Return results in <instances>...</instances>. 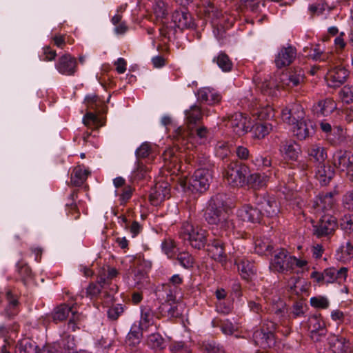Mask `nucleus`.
<instances>
[{"mask_svg": "<svg viewBox=\"0 0 353 353\" xmlns=\"http://www.w3.org/2000/svg\"><path fill=\"white\" fill-rule=\"evenodd\" d=\"M304 116L303 109L299 104H292L281 111L283 121L294 125V135L299 140H305L314 133L313 123Z\"/></svg>", "mask_w": 353, "mask_h": 353, "instance_id": "f257e3e1", "label": "nucleus"}, {"mask_svg": "<svg viewBox=\"0 0 353 353\" xmlns=\"http://www.w3.org/2000/svg\"><path fill=\"white\" fill-rule=\"evenodd\" d=\"M348 269L343 267L336 270L334 267L325 268L322 272L313 271L311 279H314L319 285L338 283L339 284L345 281L347 276Z\"/></svg>", "mask_w": 353, "mask_h": 353, "instance_id": "423d86ee", "label": "nucleus"}, {"mask_svg": "<svg viewBox=\"0 0 353 353\" xmlns=\"http://www.w3.org/2000/svg\"><path fill=\"white\" fill-rule=\"evenodd\" d=\"M337 194L338 192L336 191L319 194L313 203V207L316 210V213L319 214V215H321L323 213L331 214V212H333L336 204V201L334 196Z\"/></svg>", "mask_w": 353, "mask_h": 353, "instance_id": "4468645a", "label": "nucleus"}, {"mask_svg": "<svg viewBox=\"0 0 353 353\" xmlns=\"http://www.w3.org/2000/svg\"><path fill=\"white\" fill-rule=\"evenodd\" d=\"M336 108V103L330 98L320 100L313 105V110L318 116H327Z\"/></svg>", "mask_w": 353, "mask_h": 353, "instance_id": "bb28decb", "label": "nucleus"}, {"mask_svg": "<svg viewBox=\"0 0 353 353\" xmlns=\"http://www.w3.org/2000/svg\"><path fill=\"white\" fill-rule=\"evenodd\" d=\"M148 344L154 349H162L164 346V339L159 333H152L148 337Z\"/></svg>", "mask_w": 353, "mask_h": 353, "instance_id": "864d4df0", "label": "nucleus"}, {"mask_svg": "<svg viewBox=\"0 0 353 353\" xmlns=\"http://www.w3.org/2000/svg\"><path fill=\"white\" fill-rule=\"evenodd\" d=\"M154 14L157 18V23H159L161 27H164L166 20L165 17L168 14L167 7L165 3L161 0H155L153 6Z\"/></svg>", "mask_w": 353, "mask_h": 353, "instance_id": "72a5a7b5", "label": "nucleus"}, {"mask_svg": "<svg viewBox=\"0 0 353 353\" xmlns=\"http://www.w3.org/2000/svg\"><path fill=\"white\" fill-rule=\"evenodd\" d=\"M214 61H216L218 66L223 72H230L232 69L233 63L230 57L223 52H221L219 54L214 57Z\"/></svg>", "mask_w": 353, "mask_h": 353, "instance_id": "c03bdc74", "label": "nucleus"}, {"mask_svg": "<svg viewBox=\"0 0 353 353\" xmlns=\"http://www.w3.org/2000/svg\"><path fill=\"white\" fill-rule=\"evenodd\" d=\"M348 74L349 72L345 68L341 66L334 68L327 75L328 85L332 88L341 86L346 81Z\"/></svg>", "mask_w": 353, "mask_h": 353, "instance_id": "aec40b11", "label": "nucleus"}, {"mask_svg": "<svg viewBox=\"0 0 353 353\" xmlns=\"http://www.w3.org/2000/svg\"><path fill=\"white\" fill-rule=\"evenodd\" d=\"M309 157L321 164L327 158L325 149L319 144L312 145L307 150Z\"/></svg>", "mask_w": 353, "mask_h": 353, "instance_id": "e433bc0d", "label": "nucleus"}, {"mask_svg": "<svg viewBox=\"0 0 353 353\" xmlns=\"http://www.w3.org/2000/svg\"><path fill=\"white\" fill-rule=\"evenodd\" d=\"M191 341H173L169 346L172 353H192Z\"/></svg>", "mask_w": 353, "mask_h": 353, "instance_id": "79ce46f5", "label": "nucleus"}, {"mask_svg": "<svg viewBox=\"0 0 353 353\" xmlns=\"http://www.w3.org/2000/svg\"><path fill=\"white\" fill-rule=\"evenodd\" d=\"M118 221L130 233L132 237H135L142 230L141 225L137 221H130L124 216H119Z\"/></svg>", "mask_w": 353, "mask_h": 353, "instance_id": "c756f323", "label": "nucleus"}, {"mask_svg": "<svg viewBox=\"0 0 353 353\" xmlns=\"http://www.w3.org/2000/svg\"><path fill=\"white\" fill-rule=\"evenodd\" d=\"M268 180V176L264 174L254 172L247 175L246 184L253 188H261L266 185Z\"/></svg>", "mask_w": 353, "mask_h": 353, "instance_id": "f704fd0d", "label": "nucleus"}, {"mask_svg": "<svg viewBox=\"0 0 353 353\" xmlns=\"http://www.w3.org/2000/svg\"><path fill=\"white\" fill-rule=\"evenodd\" d=\"M188 122L194 128L195 132L199 133L197 122L199 120V108L196 105L192 106L189 110L185 112Z\"/></svg>", "mask_w": 353, "mask_h": 353, "instance_id": "8fccbe9b", "label": "nucleus"}, {"mask_svg": "<svg viewBox=\"0 0 353 353\" xmlns=\"http://www.w3.org/2000/svg\"><path fill=\"white\" fill-rule=\"evenodd\" d=\"M89 172L81 166L76 167L72 174V182L77 186L81 185L87 178Z\"/></svg>", "mask_w": 353, "mask_h": 353, "instance_id": "de8ad7c7", "label": "nucleus"}, {"mask_svg": "<svg viewBox=\"0 0 353 353\" xmlns=\"http://www.w3.org/2000/svg\"><path fill=\"white\" fill-rule=\"evenodd\" d=\"M211 324L213 327H219L225 335H232L236 330L234 324L229 319L214 318Z\"/></svg>", "mask_w": 353, "mask_h": 353, "instance_id": "473e14b6", "label": "nucleus"}, {"mask_svg": "<svg viewBox=\"0 0 353 353\" xmlns=\"http://www.w3.org/2000/svg\"><path fill=\"white\" fill-rule=\"evenodd\" d=\"M208 254L215 261H223L227 256L225 253V244H205Z\"/></svg>", "mask_w": 353, "mask_h": 353, "instance_id": "2f4dec72", "label": "nucleus"}, {"mask_svg": "<svg viewBox=\"0 0 353 353\" xmlns=\"http://www.w3.org/2000/svg\"><path fill=\"white\" fill-rule=\"evenodd\" d=\"M222 99L221 94L211 87H204L200 89V119L208 117L211 112V108L219 103Z\"/></svg>", "mask_w": 353, "mask_h": 353, "instance_id": "1a4fd4ad", "label": "nucleus"}, {"mask_svg": "<svg viewBox=\"0 0 353 353\" xmlns=\"http://www.w3.org/2000/svg\"><path fill=\"white\" fill-rule=\"evenodd\" d=\"M307 310L306 303L303 300H299L293 303L290 314L294 319L303 317Z\"/></svg>", "mask_w": 353, "mask_h": 353, "instance_id": "09e8293b", "label": "nucleus"}, {"mask_svg": "<svg viewBox=\"0 0 353 353\" xmlns=\"http://www.w3.org/2000/svg\"><path fill=\"white\" fill-rule=\"evenodd\" d=\"M162 249L169 258H174L179 253L176 244H162Z\"/></svg>", "mask_w": 353, "mask_h": 353, "instance_id": "338daca9", "label": "nucleus"}, {"mask_svg": "<svg viewBox=\"0 0 353 353\" xmlns=\"http://www.w3.org/2000/svg\"><path fill=\"white\" fill-rule=\"evenodd\" d=\"M272 130V125L267 122H259L251 128L253 136L257 139H263Z\"/></svg>", "mask_w": 353, "mask_h": 353, "instance_id": "58836bf2", "label": "nucleus"}, {"mask_svg": "<svg viewBox=\"0 0 353 353\" xmlns=\"http://www.w3.org/2000/svg\"><path fill=\"white\" fill-rule=\"evenodd\" d=\"M203 347L205 353H225L222 346H220L214 341H204Z\"/></svg>", "mask_w": 353, "mask_h": 353, "instance_id": "6e6d98bb", "label": "nucleus"}, {"mask_svg": "<svg viewBox=\"0 0 353 353\" xmlns=\"http://www.w3.org/2000/svg\"><path fill=\"white\" fill-rule=\"evenodd\" d=\"M182 303L179 301H164L159 307L160 314L168 319L177 318L181 315Z\"/></svg>", "mask_w": 353, "mask_h": 353, "instance_id": "412c9836", "label": "nucleus"}, {"mask_svg": "<svg viewBox=\"0 0 353 353\" xmlns=\"http://www.w3.org/2000/svg\"><path fill=\"white\" fill-rule=\"evenodd\" d=\"M335 174L334 168L329 164H319L316 167L315 177L321 185H327Z\"/></svg>", "mask_w": 353, "mask_h": 353, "instance_id": "b1692460", "label": "nucleus"}, {"mask_svg": "<svg viewBox=\"0 0 353 353\" xmlns=\"http://www.w3.org/2000/svg\"><path fill=\"white\" fill-rule=\"evenodd\" d=\"M343 205L347 210L353 211V190L347 192L343 196Z\"/></svg>", "mask_w": 353, "mask_h": 353, "instance_id": "774afa93", "label": "nucleus"}, {"mask_svg": "<svg viewBox=\"0 0 353 353\" xmlns=\"http://www.w3.org/2000/svg\"><path fill=\"white\" fill-rule=\"evenodd\" d=\"M233 301L232 300H221L216 303V311L223 314H229L233 310Z\"/></svg>", "mask_w": 353, "mask_h": 353, "instance_id": "5fc2aeb1", "label": "nucleus"}, {"mask_svg": "<svg viewBox=\"0 0 353 353\" xmlns=\"http://www.w3.org/2000/svg\"><path fill=\"white\" fill-rule=\"evenodd\" d=\"M142 330L143 328L140 327V325L134 323L131 326L130 330L126 336V343L130 346L138 345L142 338Z\"/></svg>", "mask_w": 353, "mask_h": 353, "instance_id": "7c9ffc66", "label": "nucleus"}, {"mask_svg": "<svg viewBox=\"0 0 353 353\" xmlns=\"http://www.w3.org/2000/svg\"><path fill=\"white\" fill-rule=\"evenodd\" d=\"M170 190L167 183H157L150 194V199L154 205H157L161 201L168 198Z\"/></svg>", "mask_w": 353, "mask_h": 353, "instance_id": "393cba45", "label": "nucleus"}, {"mask_svg": "<svg viewBox=\"0 0 353 353\" xmlns=\"http://www.w3.org/2000/svg\"><path fill=\"white\" fill-rule=\"evenodd\" d=\"M319 216V222L314 225V234L319 238L328 237L337 228L336 219L330 213Z\"/></svg>", "mask_w": 353, "mask_h": 353, "instance_id": "9d476101", "label": "nucleus"}, {"mask_svg": "<svg viewBox=\"0 0 353 353\" xmlns=\"http://www.w3.org/2000/svg\"><path fill=\"white\" fill-rule=\"evenodd\" d=\"M305 80V72L302 68H296L288 72L283 73L280 81L283 86L294 88L302 84Z\"/></svg>", "mask_w": 353, "mask_h": 353, "instance_id": "dca6fc26", "label": "nucleus"}, {"mask_svg": "<svg viewBox=\"0 0 353 353\" xmlns=\"http://www.w3.org/2000/svg\"><path fill=\"white\" fill-rule=\"evenodd\" d=\"M179 263L185 268L192 266L193 258L188 252H179L176 256Z\"/></svg>", "mask_w": 353, "mask_h": 353, "instance_id": "680f3d73", "label": "nucleus"}, {"mask_svg": "<svg viewBox=\"0 0 353 353\" xmlns=\"http://www.w3.org/2000/svg\"><path fill=\"white\" fill-rule=\"evenodd\" d=\"M254 203L262 212V215L273 217L279 212L276 199L267 194L256 195Z\"/></svg>", "mask_w": 353, "mask_h": 353, "instance_id": "f8f14e48", "label": "nucleus"}, {"mask_svg": "<svg viewBox=\"0 0 353 353\" xmlns=\"http://www.w3.org/2000/svg\"><path fill=\"white\" fill-rule=\"evenodd\" d=\"M235 265L243 279L248 281L251 276L256 274V268L253 262L248 259H236Z\"/></svg>", "mask_w": 353, "mask_h": 353, "instance_id": "a878e982", "label": "nucleus"}, {"mask_svg": "<svg viewBox=\"0 0 353 353\" xmlns=\"http://www.w3.org/2000/svg\"><path fill=\"white\" fill-rule=\"evenodd\" d=\"M77 61L69 54L61 56L57 63L55 68L57 71L63 75H72L76 72Z\"/></svg>", "mask_w": 353, "mask_h": 353, "instance_id": "6ab92c4d", "label": "nucleus"}, {"mask_svg": "<svg viewBox=\"0 0 353 353\" xmlns=\"http://www.w3.org/2000/svg\"><path fill=\"white\" fill-rule=\"evenodd\" d=\"M332 163L340 170H347L353 165V155L350 151L338 150L332 155Z\"/></svg>", "mask_w": 353, "mask_h": 353, "instance_id": "f3484780", "label": "nucleus"}, {"mask_svg": "<svg viewBox=\"0 0 353 353\" xmlns=\"http://www.w3.org/2000/svg\"><path fill=\"white\" fill-rule=\"evenodd\" d=\"M249 168L243 164L231 163L228 165L225 172V179L232 187H242L246 184V177Z\"/></svg>", "mask_w": 353, "mask_h": 353, "instance_id": "0eeeda50", "label": "nucleus"}, {"mask_svg": "<svg viewBox=\"0 0 353 353\" xmlns=\"http://www.w3.org/2000/svg\"><path fill=\"white\" fill-rule=\"evenodd\" d=\"M333 353H352L353 346L349 340L339 336L331 345Z\"/></svg>", "mask_w": 353, "mask_h": 353, "instance_id": "c85d7f7f", "label": "nucleus"}, {"mask_svg": "<svg viewBox=\"0 0 353 353\" xmlns=\"http://www.w3.org/2000/svg\"><path fill=\"white\" fill-rule=\"evenodd\" d=\"M193 25L191 15L183 10H176L172 14L170 24L165 23L164 27H160L159 37L162 39H170L176 32V29L191 28Z\"/></svg>", "mask_w": 353, "mask_h": 353, "instance_id": "39448f33", "label": "nucleus"}, {"mask_svg": "<svg viewBox=\"0 0 353 353\" xmlns=\"http://www.w3.org/2000/svg\"><path fill=\"white\" fill-rule=\"evenodd\" d=\"M70 314H71L72 316L69 320L68 327L72 331H75L77 327L76 323L79 319V314L73 305L70 306L67 304H61L57 306L54 310L52 314L53 321L56 323L64 321L69 316Z\"/></svg>", "mask_w": 353, "mask_h": 353, "instance_id": "9b49d317", "label": "nucleus"}, {"mask_svg": "<svg viewBox=\"0 0 353 353\" xmlns=\"http://www.w3.org/2000/svg\"><path fill=\"white\" fill-rule=\"evenodd\" d=\"M214 164L209 157H200V193L208 190L213 179Z\"/></svg>", "mask_w": 353, "mask_h": 353, "instance_id": "ddd939ff", "label": "nucleus"}, {"mask_svg": "<svg viewBox=\"0 0 353 353\" xmlns=\"http://www.w3.org/2000/svg\"><path fill=\"white\" fill-rule=\"evenodd\" d=\"M345 139V132L341 126H334L332 133L327 136V141L333 145L341 144Z\"/></svg>", "mask_w": 353, "mask_h": 353, "instance_id": "ea45409f", "label": "nucleus"}, {"mask_svg": "<svg viewBox=\"0 0 353 353\" xmlns=\"http://www.w3.org/2000/svg\"><path fill=\"white\" fill-rule=\"evenodd\" d=\"M117 292V288H112L110 291L107 290V285H101V290L98 298V300L105 304L107 307L109 306L114 301V295Z\"/></svg>", "mask_w": 353, "mask_h": 353, "instance_id": "49530a36", "label": "nucleus"}, {"mask_svg": "<svg viewBox=\"0 0 353 353\" xmlns=\"http://www.w3.org/2000/svg\"><path fill=\"white\" fill-rule=\"evenodd\" d=\"M279 325L274 321L268 319L262 321L261 327L253 334V339L256 345L263 349L272 348L276 344V335Z\"/></svg>", "mask_w": 353, "mask_h": 353, "instance_id": "20e7f679", "label": "nucleus"}, {"mask_svg": "<svg viewBox=\"0 0 353 353\" xmlns=\"http://www.w3.org/2000/svg\"><path fill=\"white\" fill-rule=\"evenodd\" d=\"M163 290L165 293V301H178V295L180 293V288L170 285V284H165L163 285Z\"/></svg>", "mask_w": 353, "mask_h": 353, "instance_id": "3c124183", "label": "nucleus"}, {"mask_svg": "<svg viewBox=\"0 0 353 353\" xmlns=\"http://www.w3.org/2000/svg\"><path fill=\"white\" fill-rule=\"evenodd\" d=\"M237 216L243 221H250L252 223H259L262 212L258 207H252L250 205H245L237 211Z\"/></svg>", "mask_w": 353, "mask_h": 353, "instance_id": "4be33fe9", "label": "nucleus"}, {"mask_svg": "<svg viewBox=\"0 0 353 353\" xmlns=\"http://www.w3.org/2000/svg\"><path fill=\"white\" fill-rule=\"evenodd\" d=\"M340 226L346 233L353 232V215L345 214L341 219Z\"/></svg>", "mask_w": 353, "mask_h": 353, "instance_id": "4d7b16f0", "label": "nucleus"}, {"mask_svg": "<svg viewBox=\"0 0 353 353\" xmlns=\"http://www.w3.org/2000/svg\"><path fill=\"white\" fill-rule=\"evenodd\" d=\"M307 264V261L306 260L291 256L286 250L281 248L275 252L271 261L270 268L273 272L291 274L296 272V268H303Z\"/></svg>", "mask_w": 353, "mask_h": 353, "instance_id": "7ed1b4c3", "label": "nucleus"}, {"mask_svg": "<svg viewBox=\"0 0 353 353\" xmlns=\"http://www.w3.org/2000/svg\"><path fill=\"white\" fill-rule=\"evenodd\" d=\"M254 81L256 88L260 90L263 94L272 97L277 96L279 85L275 81L266 78L262 80L261 76L257 74L254 77Z\"/></svg>", "mask_w": 353, "mask_h": 353, "instance_id": "a211bd4d", "label": "nucleus"}, {"mask_svg": "<svg viewBox=\"0 0 353 353\" xmlns=\"http://www.w3.org/2000/svg\"><path fill=\"white\" fill-rule=\"evenodd\" d=\"M106 285V281L105 278L102 277L100 278L97 283H90L86 288V296L89 297L90 299H98L101 290V285Z\"/></svg>", "mask_w": 353, "mask_h": 353, "instance_id": "a19ab883", "label": "nucleus"}, {"mask_svg": "<svg viewBox=\"0 0 353 353\" xmlns=\"http://www.w3.org/2000/svg\"><path fill=\"white\" fill-rule=\"evenodd\" d=\"M228 126L238 136L245 134L250 129V119L241 112H236L229 117Z\"/></svg>", "mask_w": 353, "mask_h": 353, "instance_id": "2eb2a0df", "label": "nucleus"}, {"mask_svg": "<svg viewBox=\"0 0 353 353\" xmlns=\"http://www.w3.org/2000/svg\"><path fill=\"white\" fill-rule=\"evenodd\" d=\"M130 263L127 273L128 279H132L130 285L139 290L147 289L150 286L148 272L152 268V263L141 256L127 257L125 263Z\"/></svg>", "mask_w": 353, "mask_h": 353, "instance_id": "f03ea898", "label": "nucleus"}, {"mask_svg": "<svg viewBox=\"0 0 353 353\" xmlns=\"http://www.w3.org/2000/svg\"><path fill=\"white\" fill-rule=\"evenodd\" d=\"M60 347L63 348L62 353H74L76 352L74 337L66 336L61 339Z\"/></svg>", "mask_w": 353, "mask_h": 353, "instance_id": "603ef678", "label": "nucleus"}, {"mask_svg": "<svg viewBox=\"0 0 353 353\" xmlns=\"http://www.w3.org/2000/svg\"><path fill=\"white\" fill-rule=\"evenodd\" d=\"M296 49L292 46L282 48L275 58V64L277 68H281L289 65L296 57Z\"/></svg>", "mask_w": 353, "mask_h": 353, "instance_id": "5701e85b", "label": "nucleus"}, {"mask_svg": "<svg viewBox=\"0 0 353 353\" xmlns=\"http://www.w3.org/2000/svg\"><path fill=\"white\" fill-rule=\"evenodd\" d=\"M280 151L284 158L296 160L299 157L300 149L295 142L289 141L282 143Z\"/></svg>", "mask_w": 353, "mask_h": 353, "instance_id": "cd10ccee", "label": "nucleus"}, {"mask_svg": "<svg viewBox=\"0 0 353 353\" xmlns=\"http://www.w3.org/2000/svg\"><path fill=\"white\" fill-rule=\"evenodd\" d=\"M336 259L344 263L350 262L353 258V245L343 244L336 250Z\"/></svg>", "mask_w": 353, "mask_h": 353, "instance_id": "c9c22d12", "label": "nucleus"}, {"mask_svg": "<svg viewBox=\"0 0 353 353\" xmlns=\"http://www.w3.org/2000/svg\"><path fill=\"white\" fill-rule=\"evenodd\" d=\"M310 302L312 307L317 309H326L329 306L327 299L323 296H313Z\"/></svg>", "mask_w": 353, "mask_h": 353, "instance_id": "052dcab7", "label": "nucleus"}, {"mask_svg": "<svg viewBox=\"0 0 353 353\" xmlns=\"http://www.w3.org/2000/svg\"><path fill=\"white\" fill-rule=\"evenodd\" d=\"M6 297L9 302V305L8 307L6 310V314L8 316L15 315L16 312L11 311L10 310L14 309L18 305V300L10 290L6 292Z\"/></svg>", "mask_w": 353, "mask_h": 353, "instance_id": "e2e57ef3", "label": "nucleus"}, {"mask_svg": "<svg viewBox=\"0 0 353 353\" xmlns=\"http://www.w3.org/2000/svg\"><path fill=\"white\" fill-rule=\"evenodd\" d=\"M154 324V315L153 311L148 307L141 310V316L139 324L143 329Z\"/></svg>", "mask_w": 353, "mask_h": 353, "instance_id": "a18cd8bd", "label": "nucleus"}, {"mask_svg": "<svg viewBox=\"0 0 353 353\" xmlns=\"http://www.w3.org/2000/svg\"><path fill=\"white\" fill-rule=\"evenodd\" d=\"M37 346L36 343L30 339H23L19 341L17 345L18 353H37Z\"/></svg>", "mask_w": 353, "mask_h": 353, "instance_id": "37998d69", "label": "nucleus"}, {"mask_svg": "<svg viewBox=\"0 0 353 353\" xmlns=\"http://www.w3.org/2000/svg\"><path fill=\"white\" fill-rule=\"evenodd\" d=\"M124 312L122 304H115L110 307L108 310V316L111 320H117Z\"/></svg>", "mask_w": 353, "mask_h": 353, "instance_id": "0e129e2a", "label": "nucleus"}, {"mask_svg": "<svg viewBox=\"0 0 353 353\" xmlns=\"http://www.w3.org/2000/svg\"><path fill=\"white\" fill-rule=\"evenodd\" d=\"M216 154L222 159H224L231 152V150L227 142H219L215 148Z\"/></svg>", "mask_w": 353, "mask_h": 353, "instance_id": "bf43d9fd", "label": "nucleus"}, {"mask_svg": "<svg viewBox=\"0 0 353 353\" xmlns=\"http://www.w3.org/2000/svg\"><path fill=\"white\" fill-rule=\"evenodd\" d=\"M223 196L217 194L211 198L205 211V220L210 224H219L226 221L225 214L223 213Z\"/></svg>", "mask_w": 353, "mask_h": 353, "instance_id": "6e6552de", "label": "nucleus"}, {"mask_svg": "<svg viewBox=\"0 0 353 353\" xmlns=\"http://www.w3.org/2000/svg\"><path fill=\"white\" fill-rule=\"evenodd\" d=\"M200 145H205L213 138V131L200 124Z\"/></svg>", "mask_w": 353, "mask_h": 353, "instance_id": "69168bd1", "label": "nucleus"}, {"mask_svg": "<svg viewBox=\"0 0 353 353\" xmlns=\"http://www.w3.org/2000/svg\"><path fill=\"white\" fill-rule=\"evenodd\" d=\"M198 234L197 230H195L191 223H183L180 232V236L183 241H196Z\"/></svg>", "mask_w": 353, "mask_h": 353, "instance_id": "4c0bfd02", "label": "nucleus"}, {"mask_svg": "<svg viewBox=\"0 0 353 353\" xmlns=\"http://www.w3.org/2000/svg\"><path fill=\"white\" fill-rule=\"evenodd\" d=\"M339 97L343 102L350 103L353 102V86L345 85L339 92Z\"/></svg>", "mask_w": 353, "mask_h": 353, "instance_id": "13d9d810", "label": "nucleus"}]
</instances>
